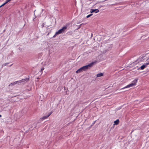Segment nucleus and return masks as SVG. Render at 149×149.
<instances>
[{
    "label": "nucleus",
    "instance_id": "obj_1",
    "mask_svg": "<svg viewBox=\"0 0 149 149\" xmlns=\"http://www.w3.org/2000/svg\"><path fill=\"white\" fill-rule=\"evenodd\" d=\"M94 62H92L87 65L83 66L81 67L83 71H85L90 69L93 65Z\"/></svg>",
    "mask_w": 149,
    "mask_h": 149
},
{
    "label": "nucleus",
    "instance_id": "obj_2",
    "mask_svg": "<svg viewBox=\"0 0 149 149\" xmlns=\"http://www.w3.org/2000/svg\"><path fill=\"white\" fill-rule=\"evenodd\" d=\"M137 82V79H135L132 82V83L127 85L126 86H125L123 88H121L120 89V90H122V89H123L125 88H129L130 87L133 86L136 84Z\"/></svg>",
    "mask_w": 149,
    "mask_h": 149
},
{
    "label": "nucleus",
    "instance_id": "obj_3",
    "mask_svg": "<svg viewBox=\"0 0 149 149\" xmlns=\"http://www.w3.org/2000/svg\"><path fill=\"white\" fill-rule=\"evenodd\" d=\"M67 28V27L66 26H63L62 29H59L56 33V35H58L61 33H63L65 31Z\"/></svg>",
    "mask_w": 149,
    "mask_h": 149
},
{
    "label": "nucleus",
    "instance_id": "obj_4",
    "mask_svg": "<svg viewBox=\"0 0 149 149\" xmlns=\"http://www.w3.org/2000/svg\"><path fill=\"white\" fill-rule=\"evenodd\" d=\"M147 65L148 64L147 63H144L143 65H142L139 69H138L139 70L140 69L141 70H143L145 68L147 67Z\"/></svg>",
    "mask_w": 149,
    "mask_h": 149
},
{
    "label": "nucleus",
    "instance_id": "obj_5",
    "mask_svg": "<svg viewBox=\"0 0 149 149\" xmlns=\"http://www.w3.org/2000/svg\"><path fill=\"white\" fill-rule=\"evenodd\" d=\"M29 77L28 78H27L25 79H22L20 80L21 81V83H25V82H27L29 80Z\"/></svg>",
    "mask_w": 149,
    "mask_h": 149
},
{
    "label": "nucleus",
    "instance_id": "obj_6",
    "mask_svg": "<svg viewBox=\"0 0 149 149\" xmlns=\"http://www.w3.org/2000/svg\"><path fill=\"white\" fill-rule=\"evenodd\" d=\"M99 12V10L98 9H91L90 12L91 13L95 12V13H97Z\"/></svg>",
    "mask_w": 149,
    "mask_h": 149
},
{
    "label": "nucleus",
    "instance_id": "obj_7",
    "mask_svg": "<svg viewBox=\"0 0 149 149\" xmlns=\"http://www.w3.org/2000/svg\"><path fill=\"white\" fill-rule=\"evenodd\" d=\"M52 113L51 112L47 116H44L42 118V119H46L48 117L52 114Z\"/></svg>",
    "mask_w": 149,
    "mask_h": 149
},
{
    "label": "nucleus",
    "instance_id": "obj_8",
    "mask_svg": "<svg viewBox=\"0 0 149 149\" xmlns=\"http://www.w3.org/2000/svg\"><path fill=\"white\" fill-rule=\"evenodd\" d=\"M82 70L81 69V68L79 69L78 70H77L76 72L77 73H78L80 72H83Z\"/></svg>",
    "mask_w": 149,
    "mask_h": 149
},
{
    "label": "nucleus",
    "instance_id": "obj_9",
    "mask_svg": "<svg viewBox=\"0 0 149 149\" xmlns=\"http://www.w3.org/2000/svg\"><path fill=\"white\" fill-rule=\"evenodd\" d=\"M119 123V120L118 119H117L114 122V125H117Z\"/></svg>",
    "mask_w": 149,
    "mask_h": 149
},
{
    "label": "nucleus",
    "instance_id": "obj_10",
    "mask_svg": "<svg viewBox=\"0 0 149 149\" xmlns=\"http://www.w3.org/2000/svg\"><path fill=\"white\" fill-rule=\"evenodd\" d=\"M103 75V74L102 73H99L97 74V77H100L102 76Z\"/></svg>",
    "mask_w": 149,
    "mask_h": 149
},
{
    "label": "nucleus",
    "instance_id": "obj_11",
    "mask_svg": "<svg viewBox=\"0 0 149 149\" xmlns=\"http://www.w3.org/2000/svg\"><path fill=\"white\" fill-rule=\"evenodd\" d=\"M21 83L20 80L14 82V84H19Z\"/></svg>",
    "mask_w": 149,
    "mask_h": 149
},
{
    "label": "nucleus",
    "instance_id": "obj_12",
    "mask_svg": "<svg viewBox=\"0 0 149 149\" xmlns=\"http://www.w3.org/2000/svg\"><path fill=\"white\" fill-rule=\"evenodd\" d=\"M8 64H9V63H4L2 65V67H3V66H5L6 65Z\"/></svg>",
    "mask_w": 149,
    "mask_h": 149
},
{
    "label": "nucleus",
    "instance_id": "obj_13",
    "mask_svg": "<svg viewBox=\"0 0 149 149\" xmlns=\"http://www.w3.org/2000/svg\"><path fill=\"white\" fill-rule=\"evenodd\" d=\"M11 0H7L6 1V2L4 3L5 4H6L7 3H8V2L10 1Z\"/></svg>",
    "mask_w": 149,
    "mask_h": 149
},
{
    "label": "nucleus",
    "instance_id": "obj_14",
    "mask_svg": "<svg viewBox=\"0 0 149 149\" xmlns=\"http://www.w3.org/2000/svg\"><path fill=\"white\" fill-rule=\"evenodd\" d=\"M15 84H14V82L13 83H11L9 85V86H12L14 85Z\"/></svg>",
    "mask_w": 149,
    "mask_h": 149
},
{
    "label": "nucleus",
    "instance_id": "obj_15",
    "mask_svg": "<svg viewBox=\"0 0 149 149\" xmlns=\"http://www.w3.org/2000/svg\"><path fill=\"white\" fill-rule=\"evenodd\" d=\"M6 4H5V3H4L3 4H2L0 6V8L1 7L5 5Z\"/></svg>",
    "mask_w": 149,
    "mask_h": 149
},
{
    "label": "nucleus",
    "instance_id": "obj_16",
    "mask_svg": "<svg viewBox=\"0 0 149 149\" xmlns=\"http://www.w3.org/2000/svg\"><path fill=\"white\" fill-rule=\"evenodd\" d=\"M143 58V56H142L141 57V58H140V61H142L141 60ZM139 59H140V58H139Z\"/></svg>",
    "mask_w": 149,
    "mask_h": 149
},
{
    "label": "nucleus",
    "instance_id": "obj_17",
    "mask_svg": "<svg viewBox=\"0 0 149 149\" xmlns=\"http://www.w3.org/2000/svg\"><path fill=\"white\" fill-rule=\"evenodd\" d=\"M90 17V15H89L86 16V18H88V17Z\"/></svg>",
    "mask_w": 149,
    "mask_h": 149
},
{
    "label": "nucleus",
    "instance_id": "obj_18",
    "mask_svg": "<svg viewBox=\"0 0 149 149\" xmlns=\"http://www.w3.org/2000/svg\"><path fill=\"white\" fill-rule=\"evenodd\" d=\"M44 70V68H42L41 70V71H43Z\"/></svg>",
    "mask_w": 149,
    "mask_h": 149
},
{
    "label": "nucleus",
    "instance_id": "obj_19",
    "mask_svg": "<svg viewBox=\"0 0 149 149\" xmlns=\"http://www.w3.org/2000/svg\"><path fill=\"white\" fill-rule=\"evenodd\" d=\"M56 35V33H55V35L53 36V38H55V37L56 36V35Z\"/></svg>",
    "mask_w": 149,
    "mask_h": 149
},
{
    "label": "nucleus",
    "instance_id": "obj_20",
    "mask_svg": "<svg viewBox=\"0 0 149 149\" xmlns=\"http://www.w3.org/2000/svg\"><path fill=\"white\" fill-rule=\"evenodd\" d=\"M81 25H82V24H80V25L79 26V27L78 28V29H79V28H80V26H81Z\"/></svg>",
    "mask_w": 149,
    "mask_h": 149
},
{
    "label": "nucleus",
    "instance_id": "obj_21",
    "mask_svg": "<svg viewBox=\"0 0 149 149\" xmlns=\"http://www.w3.org/2000/svg\"><path fill=\"white\" fill-rule=\"evenodd\" d=\"M92 15H93L92 14H91L89 15H90V16H91Z\"/></svg>",
    "mask_w": 149,
    "mask_h": 149
},
{
    "label": "nucleus",
    "instance_id": "obj_22",
    "mask_svg": "<svg viewBox=\"0 0 149 149\" xmlns=\"http://www.w3.org/2000/svg\"><path fill=\"white\" fill-rule=\"evenodd\" d=\"M147 63L148 64V65H149V62L148 63Z\"/></svg>",
    "mask_w": 149,
    "mask_h": 149
},
{
    "label": "nucleus",
    "instance_id": "obj_23",
    "mask_svg": "<svg viewBox=\"0 0 149 149\" xmlns=\"http://www.w3.org/2000/svg\"><path fill=\"white\" fill-rule=\"evenodd\" d=\"M36 12V10H35V11H34V13L35 14V12Z\"/></svg>",
    "mask_w": 149,
    "mask_h": 149
},
{
    "label": "nucleus",
    "instance_id": "obj_24",
    "mask_svg": "<svg viewBox=\"0 0 149 149\" xmlns=\"http://www.w3.org/2000/svg\"><path fill=\"white\" fill-rule=\"evenodd\" d=\"M13 65V64H11V65L10 66H11Z\"/></svg>",
    "mask_w": 149,
    "mask_h": 149
},
{
    "label": "nucleus",
    "instance_id": "obj_25",
    "mask_svg": "<svg viewBox=\"0 0 149 149\" xmlns=\"http://www.w3.org/2000/svg\"><path fill=\"white\" fill-rule=\"evenodd\" d=\"M1 115L0 114V117H1Z\"/></svg>",
    "mask_w": 149,
    "mask_h": 149
},
{
    "label": "nucleus",
    "instance_id": "obj_26",
    "mask_svg": "<svg viewBox=\"0 0 149 149\" xmlns=\"http://www.w3.org/2000/svg\"><path fill=\"white\" fill-rule=\"evenodd\" d=\"M43 10H43V9H42V11H43Z\"/></svg>",
    "mask_w": 149,
    "mask_h": 149
},
{
    "label": "nucleus",
    "instance_id": "obj_27",
    "mask_svg": "<svg viewBox=\"0 0 149 149\" xmlns=\"http://www.w3.org/2000/svg\"><path fill=\"white\" fill-rule=\"evenodd\" d=\"M92 35H93V34H91V36H92Z\"/></svg>",
    "mask_w": 149,
    "mask_h": 149
}]
</instances>
